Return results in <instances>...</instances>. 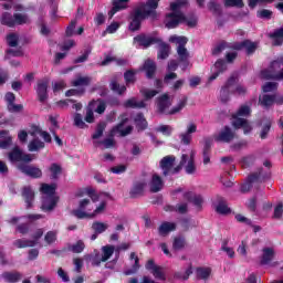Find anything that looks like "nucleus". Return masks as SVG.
<instances>
[{
  "label": "nucleus",
  "instance_id": "f257e3e1",
  "mask_svg": "<svg viewBox=\"0 0 283 283\" xmlns=\"http://www.w3.org/2000/svg\"><path fill=\"white\" fill-rule=\"evenodd\" d=\"M160 0H146V2H140L129 14L128 30L130 32H138L143 28V22L150 19L153 22L160 19V13H158V6Z\"/></svg>",
  "mask_w": 283,
  "mask_h": 283
},
{
  "label": "nucleus",
  "instance_id": "f03ea898",
  "mask_svg": "<svg viewBox=\"0 0 283 283\" xmlns=\"http://www.w3.org/2000/svg\"><path fill=\"white\" fill-rule=\"evenodd\" d=\"M187 160H189V155L182 154L179 164L174 167V165H176V156L168 155L161 158L159 167L163 170L164 178H167L168 176H176L182 171V167L187 165Z\"/></svg>",
  "mask_w": 283,
  "mask_h": 283
},
{
  "label": "nucleus",
  "instance_id": "7ed1b4c3",
  "mask_svg": "<svg viewBox=\"0 0 283 283\" xmlns=\"http://www.w3.org/2000/svg\"><path fill=\"white\" fill-rule=\"evenodd\" d=\"M169 41L170 43H177V54L180 70L182 72H187V69L189 67V65H191V62H189V51L186 48L189 39H187V36L172 35L170 36Z\"/></svg>",
  "mask_w": 283,
  "mask_h": 283
},
{
  "label": "nucleus",
  "instance_id": "20e7f679",
  "mask_svg": "<svg viewBox=\"0 0 283 283\" xmlns=\"http://www.w3.org/2000/svg\"><path fill=\"white\" fill-rule=\"evenodd\" d=\"M251 114V107L242 105L235 114L232 115L231 125L234 129H243V134H251L253 127L245 118L240 116H249Z\"/></svg>",
  "mask_w": 283,
  "mask_h": 283
},
{
  "label": "nucleus",
  "instance_id": "39448f33",
  "mask_svg": "<svg viewBox=\"0 0 283 283\" xmlns=\"http://www.w3.org/2000/svg\"><path fill=\"white\" fill-rule=\"evenodd\" d=\"M171 107V102L169 101V94H163L161 96L157 97V112L159 114H169L170 116H174V114H178V112H181V109H185L187 107V97H184L177 106L172 107L168 113L167 109Z\"/></svg>",
  "mask_w": 283,
  "mask_h": 283
},
{
  "label": "nucleus",
  "instance_id": "423d86ee",
  "mask_svg": "<svg viewBox=\"0 0 283 283\" xmlns=\"http://www.w3.org/2000/svg\"><path fill=\"white\" fill-rule=\"evenodd\" d=\"M271 178V174L264 172V168H259L258 171L252 172L248 176V181L242 184L240 187L241 193H249L253 189V182L258 180H266Z\"/></svg>",
  "mask_w": 283,
  "mask_h": 283
},
{
  "label": "nucleus",
  "instance_id": "0eeeda50",
  "mask_svg": "<svg viewBox=\"0 0 283 283\" xmlns=\"http://www.w3.org/2000/svg\"><path fill=\"white\" fill-rule=\"evenodd\" d=\"M185 21H187L185 13L172 11L166 14L164 23L168 30H176V28H178L180 23H185Z\"/></svg>",
  "mask_w": 283,
  "mask_h": 283
},
{
  "label": "nucleus",
  "instance_id": "6e6552de",
  "mask_svg": "<svg viewBox=\"0 0 283 283\" xmlns=\"http://www.w3.org/2000/svg\"><path fill=\"white\" fill-rule=\"evenodd\" d=\"M240 78L238 77V75H231L226 84L221 87L220 91V101L221 103H229L230 101V96H231V92L233 90H231V87H233V85H235L237 83H239Z\"/></svg>",
  "mask_w": 283,
  "mask_h": 283
},
{
  "label": "nucleus",
  "instance_id": "1a4fd4ad",
  "mask_svg": "<svg viewBox=\"0 0 283 283\" xmlns=\"http://www.w3.org/2000/svg\"><path fill=\"white\" fill-rule=\"evenodd\" d=\"M10 163H32V155L23 153V150L15 146L8 153Z\"/></svg>",
  "mask_w": 283,
  "mask_h": 283
},
{
  "label": "nucleus",
  "instance_id": "9d476101",
  "mask_svg": "<svg viewBox=\"0 0 283 283\" xmlns=\"http://www.w3.org/2000/svg\"><path fill=\"white\" fill-rule=\"evenodd\" d=\"M18 169L24 174V176H29V178L39 179L43 178V170L36 166L28 165V164H19Z\"/></svg>",
  "mask_w": 283,
  "mask_h": 283
},
{
  "label": "nucleus",
  "instance_id": "9b49d317",
  "mask_svg": "<svg viewBox=\"0 0 283 283\" xmlns=\"http://www.w3.org/2000/svg\"><path fill=\"white\" fill-rule=\"evenodd\" d=\"M50 85V80L48 77H44L42 80H38L35 92L38 96V101L40 103H45L48 101V87Z\"/></svg>",
  "mask_w": 283,
  "mask_h": 283
},
{
  "label": "nucleus",
  "instance_id": "f8f14e48",
  "mask_svg": "<svg viewBox=\"0 0 283 283\" xmlns=\"http://www.w3.org/2000/svg\"><path fill=\"white\" fill-rule=\"evenodd\" d=\"M212 206L216 213H218L219 216H229L231 213V208H229L227 199L220 195H217Z\"/></svg>",
  "mask_w": 283,
  "mask_h": 283
},
{
  "label": "nucleus",
  "instance_id": "ddd939ff",
  "mask_svg": "<svg viewBox=\"0 0 283 283\" xmlns=\"http://www.w3.org/2000/svg\"><path fill=\"white\" fill-rule=\"evenodd\" d=\"M216 143H232L235 140V133L230 126H224L220 133L214 136Z\"/></svg>",
  "mask_w": 283,
  "mask_h": 283
},
{
  "label": "nucleus",
  "instance_id": "4468645a",
  "mask_svg": "<svg viewBox=\"0 0 283 283\" xmlns=\"http://www.w3.org/2000/svg\"><path fill=\"white\" fill-rule=\"evenodd\" d=\"M232 48L237 51L245 50L248 56H251V54H255V50H258V43L251 42V40H243L242 42H233Z\"/></svg>",
  "mask_w": 283,
  "mask_h": 283
},
{
  "label": "nucleus",
  "instance_id": "2eb2a0df",
  "mask_svg": "<svg viewBox=\"0 0 283 283\" xmlns=\"http://www.w3.org/2000/svg\"><path fill=\"white\" fill-rule=\"evenodd\" d=\"M283 65V59L275 60L271 62L270 70L261 71V77L265 81H274L275 70H280Z\"/></svg>",
  "mask_w": 283,
  "mask_h": 283
},
{
  "label": "nucleus",
  "instance_id": "dca6fc26",
  "mask_svg": "<svg viewBox=\"0 0 283 283\" xmlns=\"http://www.w3.org/2000/svg\"><path fill=\"white\" fill-rule=\"evenodd\" d=\"M134 41L138 43L142 48H150V45H156L160 43V38L149 36L145 33H140L134 38Z\"/></svg>",
  "mask_w": 283,
  "mask_h": 283
},
{
  "label": "nucleus",
  "instance_id": "f3484780",
  "mask_svg": "<svg viewBox=\"0 0 283 283\" xmlns=\"http://www.w3.org/2000/svg\"><path fill=\"white\" fill-rule=\"evenodd\" d=\"M56 205H59V197L57 196H44L42 198V211L50 212L56 209Z\"/></svg>",
  "mask_w": 283,
  "mask_h": 283
},
{
  "label": "nucleus",
  "instance_id": "a211bd4d",
  "mask_svg": "<svg viewBox=\"0 0 283 283\" xmlns=\"http://www.w3.org/2000/svg\"><path fill=\"white\" fill-rule=\"evenodd\" d=\"M197 132H198V126L195 123L188 124L186 133H181L179 135L181 145H191V140L193 138L191 134H196Z\"/></svg>",
  "mask_w": 283,
  "mask_h": 283
},
{
  "label": "nucleus",
  "instance_id": "6ab92c4d",
  "mask_svg": "<svg viewBox=\"0 0 283 283\" xmlns=\"http://www.w3.org/2000/svg\"><path fill=\"white\" fill-rule=\"evenodd\" d=\"M163 187H165V181H163V177H160L158 174H154L149 182L150 193H158L159 191H163Z\"/></svg>",
  "mask_w": 283,
  "mask_h": 283
},
{
  "label": "nucleus",
  "instance_id": "aec40b11",
  "mask_svg": "<svg viewBox=\"0 0 283 283\" xmlns=\"http://www.w3.org/2000/svg\"><path fill=\"white\" fill-rule=\"evenodd\" d=\"M275 259V249L273 248H263L262 249V255L260 258V265L266 266L273 262Z\"/></svg>",
  "mask_w": 283,
  "mask_h": 283
},
{
  "label": "nucleus",
  "instance_id": "412c9836",
  "mask_svg": "<svg viewBox=\"0 0 283 283\" xmlns=\"http://www.w3.org/2000/svg\"><path fill=\"white\" fill-rule=\"evenodd\" d=\"M22 198L27 205V209H32L35 198L34 189H32V186H24L22 188Z\"/></svg>",
  "mask_w": 283,
  "mask_h": 283
},
{
  "label": "nucleus",
  "instance_id": "4be33fe9",
  "mask_svg": "<svg viewBox=\"0 0 283 283\" xmlns=\"http://www.w3.org/2000/svg\"><path fill=\"white\" fill-rule=\"evenodd\" d=\"M128 3H129V0H113V7L108 11L109 19H113L114 14H116L117 12L127 10L129 8Z\"/></svg>",
  "mask_w": 283,
  "mask_h": 283
},
{
  "label": "nucleus",
  "instance_id": "5701e85b",
  "mask_svg": "<svg viewBox=\"0 0 283 283\" xmlns=\"http://www.w3.org/2000/svg\"><path fill=\"white\" fill-rule=\"evenodd\" d=\"M145 187H147L145 181H135L129 191L130 198H140L145 193Z\"/></svg>",
  "mask_w": 283,
  "mask_h": 283
},
{
  "label": "nucleus",
  "instance_id": "b1692460",
  "mask_svg": "<svg viewBox=\"0 0 283 283\" xmlns=\"http://www.w3.org/2000/svg\"><path fill=\"white\" fill-rule=\"evenodd\" d=\"M227 72V62L222 59L217 60L214 63V72L209 77V81H216L220 74H224Z\"/></svg>",
  "mask_w": 283,
  "mask_h": 283
},
{
  "label": "nucleus",
  "instance_id": "393cba45",
  "mask_svg": "<svg viewBox=\"0 0 283 283\" xmlns=\"http://www.w3.org/2000/svg\"><path fill=\"white\" fill-rule=\"evenodd\" d=\"M187 165L185 166V171L188 176H193L197 171L196 167V151L191 150L190 155H188V160L186 163Z\"/></svg>",
  "mask_w": 283,
  "mask_h": 283
},
{
  "label": "nucleus",
  "instance_id": "a878e982",
  "mask_svg": "<svg viewBox=\"0 0 283 283\" xmlns=\"http://www.w3.org/2000/svg\"><path fill=\"white\" fill-rule=\"evenodd\" d=\"M157 44L159 45L157 59H160L161 61H165V59H169L171 46L168 43L164 42L163 39H160Z\"/></svg>",
  "mask_w": 283,
  "mask_h": 283
},
{
  "label": "nucleus",
  "instance_id": "bb28decb",
  "mask_svg": "<svg viewBox=\"0 0 283 283\" xmlns=\"http://www.w3.org/2000/svg\"><path fill=\"white\" fill-rule=\"evenodd\" d=\"M123 105L125 109H145V107H147L145 101L138 102L136 97L126 99Z\"/></svg>",
  "mask_w": 283,
  "mask_h": 283
},
{
  "label": "nucleus",
  "instance_id": "cd10ccee",
  "mask_svg": "<svg viewBox=\"0 0 283 283\" xmlns=\"http://www.w3.org/2000/svg\"><path fill=\"white\" fill-rule=\"evenodd\" d=\"M259 105H261L263 109H271V107L275 105V95L264 94L263 96H260Z\"/></svg>",
  "mask_w": 283,
  "mask_h": 283
},
{
  "label": "nucleus",
  "instance_id": "c85d7f7f",
  "mask_svg": "<svg viewBox=\"0 0 283 283\" xmlns=\"http://www.w3.org/2000/svg\"><path fill=\"white\" fill-rule=\"evenodd\" d=\"M143 70L146 72L147 78H154L156 75V62L153 60H146Z\"/></svg>",
  "mask_w": 283,
  "mask_h": 283
},
{
  "label": "nucleus",
  "instance_id": "c756f323",
  "mask_svg": "<svg viewBox=\"0 0 283 283\" xmlns=\"http://www.w3.org/2000/svg\"><path fill=\"white\" fill-rule=\"evenodd\" d=\"M134 123H135L138 132H145V129H147V127H148L147 119L145 118V114H143V113H138L135 116Z\"/></svg>",
  "mask_w": 283,
  "mask_h": 283
},
{
  "label": "nucleus",
  "instance_id": "7c9ffc66",
  "mask_svg": "<svg viewBox=\"0 0 283 283\" xmlns=\"http://www.w3.org/2000/svg\"><path fill=\"white\" fill-rule=\"evenodd\" d=\"M171 231H176V223L165 221L158 228V233L163 238H165V235L171 233Z\"/></svg>",
  "mask_w": 283,
  "mask_h": 283
},
{
  "label": "nucleus",
  "instance_id": "2f4dec72",
  "mask_svg": "<svg viewBox=\"0 0 283 283\" xmlns=\"http://www.w3.org/2000/svg\"><path fill=\"white\" fill-rule=\"evenodd\" d=\"M224 50H233V42L221 41L212 49V55L218 56V54L224 52Z\"/></svg>",
  "mask_w": 283,
  "mask_h": 283
},
{
  "label": "nucleus",
  "instance_id": "473e14b6",
  "mask_svg": "<svg viewBox=\"0 0 283 283\" xmlns=\"http://www.w3.org/2000/svg\"><path fill=\"white\" fill-rule=\"evenodd\" d=\"M109 90L119 96H123L127 92V86L120 85L116 78H113L109 83Z\"/></svg>",
  "mask_w": 283,
  "mask_h": 283
},
{
  "label": "nucleus",
  "instance_id": "72a5a7b5",
  "mask_svg": "<svg viewBox=\"0 0 283 283\" xmlns=\"http://www.w3.org/2000/svg\"><path fill=\"white\" fill-rule=\"evenodd\" d=\"M208 10L213 14V17H222V6L216 0H210L208 2Z\"/></svg>",
  "mask_w": 283,
  "mask_h": 283
},
{
  "label": "nucleus",
  "instance_id": "f704fd0d",
  "mask_svg": "<svg viewBox=\"0 0 283 283\" xmlns=\"http://www.w3.org/2000/svg\"><path fill=\"white\" fill-rule=\"evenodd\" d=\"M13 247H15L17 249H28V248L36 247V242L31 241L29 239H18L13 241Z\"/></svg>",
  "mask_w": 283,
  "mask_h": 283
},
{
  "label": "nucleus",
  "instance_id": "c9c22d12",
  "mask_svg": "<svg viewBox=\"0 0 283 283\" xmlns=\"http://www.w3.org/2000/svg\"><path fill=\"white\" fill-rule=\"evenodd\" d=\"M49 171L51 174V180H59V176L63 174V167L56 163H53L49 167Z\"/></svg>",
  "mask_w": 283,
  "mask_h": 283
},
{
  "label": "nucleus",
  "instance_id": "e433bc0d",
  "mask_svg": "<svg viewBox=\"0 0 283 283\" xmlns=\"http://www.w3.org/2000/svg\"><path fill=\"white\" fill-rule=\"evenodd\" d=\"M29 151H41V149H45V143L41 142L39 138H33L28 145Z\"/></svg>",
  "mask_w": 283,
  "mask_h": 283
},
{
  "label": "nucleus",
  "instance_id": "4c0bfd02",
  "mask_svg": "<svg viewBox=\"0 0 283 283\" xmlns=\"http://www.w3.org/2000/svg\"><path fill=\"white\" fill-rule=\"evenodd\" d=\"M41 193L44 196H55L56 193V184H42L40 187Z\"/></svg>",
  "mask_w": 283,
  "mask_h": 283
},
{
  "label": "nucleus",
  "instance_id": "58836bf2",
  "mask_svg": "<svg viewBox=\"0 0 283 283\" xmlns=\"http://www.w3.org/2000/svg\"><path fill=\"white\" fill-rule=\"evenodd\" d=\"M2 277L6 282L15 283L21 281L22 275L20 272H4Z\"/></svg>",
  "mask_w": 283,
  "mask_h": 283
},
{
  "label": "nucleus",
  "instance_id": "ea45409f",
  "mask_svg": "<svg viewBox=\"0 0 283 283\" xmlns=\"http://www.w3.org/2000/svg\"><path fill=\"white\" fill-rule=\"evenodd\" d=\"M0 23L2 25H7V28H14V15H12L10 12L2 13Z\"/></svg>",
  "mask_w": 283,
  "mask_h": 283
},
{
  "label": "nucleus",
  "instance_id": "a19ab883",
  "mask_svg": "<svg viewBox=\"0 0 283 283\" xmlns=\"http://www.w3.org/2000/svg\"><path fill=\"white\" fill-rule=\"evenodd\" d=\"M92 83L88 76H80L71 82L72 87H87Z\"/></svg>",
  "mask_w": 283,
  "mask_h": 283
},
{
  "label": "nucleus",
  "instance_id": "79ce46f5",
  "mask_svg": "<svg viewBox=\"0 0 283 283\" xmlns=\"http://www.w3.org/2000/svg\"><path fill=\"white\" fill-rule=\"evenodd\" d=\"M13 21L14 25H25L30 23V18L28 17V14L14 13Z\"/></svg>",
  "mask_w": 283,
  "mask_h": 283
},
{
  "label": "nucleus",
  "instance_id": "37998d69",
  "mask_svg": "<svg viewBox=\"0 0 283 283\" xmlns=\"http://www.w3.org/2000/svg\"><path fill=\"white\" fill-rule=\"evenodd\" d=\"M86 260L91 262L92 266H101L103 256H101L99 252H95L94 254L86 255Z\"/></svg>",
  "mask_w": 283,
  "mask_h": 283
},
{
  "label": "nucleus",
  "instance_id": "c03bdc74",
  "mask_svg": "<svg viewBox=\"0 0 283 283\" xmlns=\"http://www.w3.org/2000/svg\"><path fill=\"white\" fill-rule=\"evenodd\" d=\"M103 254H102V261L107 262L112 255H114V251H116V248L114 245H104L102 248Z\"/></svg>",
  "mask_w": 283,
  "mask_h": 283
},
{
  "label": "nucleus",
  "instance_id": "a18cd8bd",
  "mask_svg": "<svg viewBox=\"0 0 283 283\" xmlns=\"http://www.w3.org/2000/svg\"><path fill=\"white\" fill-rule=\"evenodd\" d=\"M136 74H138V72L134 71V70H127L124 73V81L126 83V85H134V83H136Z\"/></svg>",
  "mask_w": 283,
  "mask_h": 283
},
{
  "label": "nucleus",
  "instance_id": "49530a36",
  "mask_svg": "<svg viewBox=\"0 0 283 283\" xmlns=\"http://www.w3.org/2000/svg\"><path fill=\"white\" fill-rule=\"evenodd\" d=\"M190 196L191 193H186L185 198H187L189 202H192V205L197 207V209H202V203L205 202V200L202 199V196L197 195L193 198H191Z\"/></svg>",
  "mask_w": 283,
  "mask_h": 283
},
{
  "label": "nucleus",
  "instance_id": "de8ad7c7",
  "mask_svg": "<svg viewBox=\"0 0 283 283\" xmlns=\"http://www.w3.org/2000/svg\"><path fill=\"white\" fill-rule=\"evenodd\" d=\"M127 123H129V118L127 117V115H120V122L111 129V136H114V134H116V132H120L123 129V127H125V125H127Z\"/></svg>",
  "mask_w": 283,
  "mask_h": 283
},
{
  "label": "nucleus",
  "instance_id": "09e8293b",
  "mask_svg": "<svg viewBox=\"0 0 283 283\" xmlns=\"http://www.w3.org/2000/svg\"><path fill=\"white\" fill-rule=\"evenodd\" d=\"M127 123H129V118L127 117V115H120V122L111 129V136H114V134H116V132H120L123 129V127H125V125H127Z\"/></svg>",
  "mask_w": 283,
  "mask_h": 283
},
{
  "label": "nucleus",
  "instance_id": "8fccbe9b",
  "mask_svg": "<svg viewBox=\"0 0 283 283\" xmlns=\"http://www.w3.org/2000/svg\"><path fill=\"white\" fill-rule=\"evenodd\" d=\"M197 280H209L211 275L210 268H197Z\"/></svg>",
  "mask_w": 283,
  "mask_h": 283
},
{
  "label": "nucleus",
  "instance_id": "3c124183",
  "mask_svg": "<svg viewBox=\"0 0 283 283\" xmlns=\"http://www.w3.org/2000/svg\"><path fill=\"white\" fill-rule=\"evenodd\" d=\"M106 127H107V124H105V122L98 123L95 128V133L92 135L93 140H98V138L103 136V132H105Z\"/></svg>",
  "mask_w": 283,
  "mask_h": 283
},
{
  "label": "nucleus",
  "instance_id": "603ef678",
  "mask_svg": "<svg viewBox=\"0 0 283 283\" xmlns=\"http://www.w3.org/2000/svg\"><path fill=\"white\" fill-rule=\"evenodd\" d=\"M69 251H72V253H83V251H85V242L78 240L76 243L69 247Z\"/></svg>",
  "mask_w": 283,
  "mask_h": 283
},
{
  "label": "nucleus",
  "instance_id": "864d4df0",
  "mask_svg": "<svg viewBox=\"0 0 283 283\" xmlns=\"http://www.w3.org/2000/svg\"><path fill=\"white\" fill-rule=\"evenodd\" d=\"M74 125L75 127H78V129H87V124H85V122L83 120V115H81L80 113H75L74 114Z\"/></svg>",
  "mask_w": 283,
  "mask_h": 283
},
{
  "label": "nucleus",
  "instance_id": "5fc2aeb1",
  "mask_svg": "<svg viewBox=\"0 0 283 283\" xmlns=\"http://www.w3.org/2000/svg\"><path fill=\"white\" fill-rule=\"evenodd\" d=\"M92 229L95 233H105V231H107L108 226L106 223H103L101 221H95L92 224Z\"/></svg>",
  "mask_w": 283,
  "mask_h": 283
},
{
  "label": "nucleus",
  "instance_id": "6e6d98bb",
  "mask_svg": "<svg viewBox=\"0 0 283 283\" xmlns=\"http://www.w3.org/2000/svg\"><path fill=\"white\" fill-rule=\"evenodd\" d=\"M188 0H176L175 2L170 3L171 12H182L180 8H185L187 6Z\"/></svg>",
  "mask_w": 283,
  "mask_h": 283
},
{
  "label": "nucleus",
  "instance_id": "4d7b16f0",
  "mask_svg": "<svg viewBox=\"0 0 283 283\" xmlns=\"http://www.w3.org/2000/svg\"><path fill=\"white\" fill-rule=\"evenodd\" d=\"M193 273V268L191 265L182 273V272H177L175 273L176 280H184L187 281L189 280V276Z\"/></svg>",
  "mask_w": 283,
  "mask_h": 283
},
{
  "label": "nucleus",
  "instance_id": "13d9d810",
  "mask_svg": "<svg viewBox=\"0 0 283 283\" xmlns=\"http://www.w3.org/2000/svg\"><path fill=\"white\" fill-rule=\"evenodd\" d=\"M15 231L20 233L21 235H28L30 233V223L24 222V223H19L15 227Z\"/></svg>",
  "mask_w": 283,
  "mask_h": 283
},
{
  "label": "nucleus",
  "instance_id": "bf43d9fd",
  "mask_svg": "<svg viewBox=\"0 0 283 283\" xmlns=\"http://www.w3.org/2000/svg\"><path fill=\"white\" fill-rule=\"evenodd\" d=\"M72 213L75 216V218H78V220H83L84 218H94V214L87 213L81 208L73 210Z\"/></svg>",
  "mask_w": 283,
  "mask_h": 283
},
{
  "label": "nucleus",
  "instance_id": "052dcab7",
  "mask_svg": "<svg viewBox=\"0 0 283 283\" xmlns=\"http://www.w3.org/2000/svg\"><path fill=\"white\" fill-rule=\"evenodd\" d=\"M226 8H244L242 0H224Z\"/></svg>",
  "mask_w": 283,
  "mask_h": 283
},
{
  "label": "nucleus",
  "instance_id": "680f3d73",
  "mask_svg": "<svg viewBox=\"0 0 283 283\" xmlns=\"http://www.w3.org/2000/svg\"><path fill=\"white\" fill-rule=\"evenodd\" d=\"M249 145V143L245 139H241L234 144H232L230 146V149H232V151H241V149H244V147H247Z\"/></svg>",
  "mask_w": 283,
  "mask_h": 283
},
{
  "label": "nucleus",
  "instance_id": "e2e57ef3",
  "mask_svg": "<svg viewBox=\"0 0 283 283\" xmlns=\"http://www.w3.org/2000/svg\"><path fill=\"white\" fill-rule=\"evenodd\" d=\"M7 42L9 48H17L19 45V36L14 33L7 35Z\"/></svg>",
  "mask_w": 283,
  "mask_h": 283
},
{
  "label": "nucleus",
  "instance_id": "0e129e2a",
  "mask_svg": "<svg viewBox=\"0 0 283 283\" xmlns=\"http://www.w3.org/2000/svg\"><path fill=\"white\" fill-rule=\"evenodd\" d=\"M262 90L264 94H269V92H275L277 90V83L276 82H268L262 86Z\"/></svg>",
  "mask_w": 283,
  "mask_h": 283
},
{
  "label": "nucleus",
  "instance_id": "69168bd1",
  "mask_svg": "<svg viewBox=\"0 0 283 283\" xmlns=\"http://www.w3.org/2000/svg\"><path fill=\"white\" fill-rule=\"evenodd\" d=\"M185 238H175L172 248L175 249V251H180V249H185Z\"/></svg>",
  "mask_w": 283,
  "mask_h": 283
},
{
  "label": "nucleus",
  "instance_id": "338daca9",
  "mask_svg": "<svg viewBox=\"0 0 283 283\" xmlns=\"http://www.w3.org/2000/svg\"><path fill=\"white\" fill-rule=\"evenodd\" d=\"M256 17H259V19H266L269 21L273 17V11L263 9L261 11H258Z\"/></svg>",
  "mask_w": 283,
  "mask_h": 283
},
{
  "label": "nucleus",
  "instance_id": "774afa93",
  "mask_svg": "<svg viewBox=\"0 0 283 283\" xmlns=\"http://www.w3.org/2000/svg\"><path fill=\"white\" fill-rule=\"evenodd\" d=\"M241 167H243V169H248V167H251V165H253L254 163V158L253 156H247V157H243L241 160Z\"/></svg>",
  "mask_w": 283,
  "mask_h": 283
}]
</instances>
